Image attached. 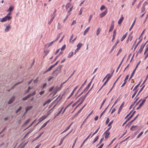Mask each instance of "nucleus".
Masks as SVG:
<instances>
[{"mask_svg":"<svg viewBox=\"0 0 148 148\" xmlns=\"http://www.w3.org/2000/svg\"><path fill=\"white\" fill-rule=\"evenodd\" d=\"M132 32L131 33L129 36L127 40V41L128 40H130V41H131L132 40L133 37V36L132 35Z\"/></svg>","mask_w":148,"mask_h":148,"instance_id":"c85d7f7f","label":"nucleus"},{"mask_svg":"<svg viewBox=\"0 0 148 148\" xmlns=\"http://www.w3.org/2000/svg\"><path fill=\"white\" fill-rule=\"evenodd\" d=\"M123 20V17L121 16V18L119 20L118 23L119 24H121Z\"/></svg>","mask_w":148,"mask_h":148,"instance_id":"a878e982","label":"nucleus"},{"mask_svg":"<svg viewBox=\"0 0 148 148\" xmlns=\"http://www.w3.org/2000/svg\"><path fill=\"white\" fill-rule=\"evenodd\" d=\"M100 32V30L99 29V28L97 30V32H96V34L97 36H98Z\"/></svg>","mask_w":148,"mask_h":148,"instance_id":"774afa93","label":"nucleus"},{"mask_svg":"<svg viewBox=\"0 0 148 148\" xmlns=\"http://www.w3.org/2000/svg\"><path fill=\"white\" fill-rule=\"evenodd\" d=\"M36 94V91H34L33 92L29 94L28 95V96L29 97V98L30 97L33 96L34 95Z\"/></svg>","mask_w":148,"mask_h":148,"instance_id":"c756f323","label":"nucleus"},{"mask_svg":"<svg viewBox=\"0 0 148 148\" xmlns=\"http://www.w3.org/2000/svg\"><path fill=\"white\" fill-rule=\"evenodd\" d=\"M49 122V120L47 121L46 122H45V123H44L42 125V126L40 128V130L41 129L43 128V127H45Z\"/></svg>","mask_w":148,"mask_h":148,"instance_id":"cd10ccee","label":"nucleus"},{"mask_svg":"<svg viewBox=\"0 0 148 148\" xmlns=\"http://www.w3.org/2000/svg\"><path fill=\"white\" fill-rule=\"evenodd\" d=\"M148 78V74H147V75L146 76V77H145V80H144V81H143V84H142V85H141L140 86H142V85H143V84H144L145 82L147 80V78Z\"/></svg>","mask_w":148,"mask_h":148,"instance_id":"6e6d98bb","label":"nucleus"},{"mask_svg":"<svg viewBox=\"0 0 148 148\" xmlns=\"http://www.w3.org/2000/svg\"><path fill=\"white\" fill-rule=\"evenodd\" d=\"M143 133V132H140L137 136V138H139L142 135Z\"/></svg>","mask_w":148,"mask_h":148,"instance_id":"0e129e2a","label":"nucleus"},{"mask_svg":"<svg viewBox=\"0 0 148 148\" xmlns=\"http://www.w3.org/2000/svg\"><path fill=\"white\" fill-rule=\"evenodd\" d=\"M99 136H97L94 139V140L92 142V143L94 144L95 143L98 139Z\"/></svg>","mask_w":148,"mask_h":148,"instance_id":"a19ab883","label":"nucleus"},{"mask_svg":"<svg viewBox=\"0 0 148 148\" xmlns=\"http://www.w3.org/2000/svg\"><path fill=\"white\" fill-rule=\"evenodd\" d=\"M78 86H76L74 89H73V91L71 92V94H70V95H69V97H68V99L69 98L71 97L72 96L74 92L76 90V89L78 87Z\"/></svg>","mask_w":148,"mask_h":148,"instance_id":"aec40b11","label":"nucleus"},{"mask_svg":"<svg viewBox=\"0 0 148 148\" xmlns=\"http://www.w3.org/2000/svg\"><path fill=\"white\" fill-rule=\"evenodd\" d=\"M23 80L22 81L20 82H18V83H16V84H15L13 85V86L11 88V89H13V88H14V86H15L17 85L18 84H19L21 83H22L23 82Z\"/></svg>","mask_w":148,"mask_h":148,"instance_id":"49530a36","label":"nucleus"},{"mask_svg":"<svg viewBox=\"0 0 148 148\" xmlns=\"http://www.w3.org/2000/svg\"><path fill=\"white\" fill-rule=\"evenodd\" d=\"M73 55V52L72 51L70 52L68 55V58H71Z\"/></svg>","mask_w":148,"mask_h":148,"instance_id":"2f4dec72","label":"nucleus"},{"mask_svg":"<svg viewBox=\"0 0 148 148\" xmlns=\"http://www.w3.org/2000/svg\"><path fill=\"white\" fill-rule=\"evenodd\" d=\"M142 39V38L137 43V44L136 45L135 47L134 48V50H135L136 48L138 46L139 44L141 42Z\"/></svg>","mask_w":148,"mask_h":148,"instance_id":"473e14b6","label":"nucleus"},{"mask_svg":"<svg viewBox=\"0 0 148 148\" xmlns=\"http://www.w3.org/2000/svg\"><path fill=\"white\" fill-rule=\"evenodd\" d=\"M72 124H73V123H71L69 125V126L66 128V129L64 131H63L61 133V134H62L63 133H64L66 132L68 130L70 129V127H71V126L72 125Z\"/></svg>","mask_w":148,"mask_h":148,"instance_id":"a211bd4d","label":"nucleus"},{"mask_svg":"<svg viewBox=\"0 0 148 148\" xmlns=\"http://www.w3.org/2000/svg\"><path fill=\"white\" fill-rule=\"evenodd\" d=\"M99 128L95 132L92 134V135L91 136V137H92L94 135H95L96 133H97Z\"/></svg>","mask_w":148,"mask_h":148,"instance_id":"8fccbe9b","label":"nucleus"},{"mask_svg":"<svg viewBox=\"0 0 148 148\" xmlns=\"http://www.w3.org/2000/svg\"><path fill=\"white\" fill-rule=\"evenodd\" d=\"M119 40H118L117 41L115 42L112 48L110 50V51L109 52V53L110 54L113 51L114 49L115 48L116 45L118 44L119 43Z\"/></svg>","mask_w":148,"mask_h":148,"instance_id":"0eeeda50","label":"nucleus"},{"mask_svg":"<svg viewBox=\"0 0 148 148\" xmlns=\"http://www.w3.org/2000/svg\"><path fill=\"white\" fill-rule=\"evenodd\" d=\"M108 106H109V105L104 110L101 114H100V118L103 115V114L105 112L106 110L108 108Z\"/></svg>","mask_w":148,"mask_h":148,"instance_id":"58836bf2","label":"nucleus"},{"mask_svg":"<svg viewBox=\"0 0 148 148\" xmlns=\"http://www.w3.org/2000/svg\"><path fill=\"white\" fill-rule=\"evenodd\" d=\"M22 109V107L20 106L18 108L17 110L15 111L16 113H17L18 112H19Z\"/></svg>","mask_w":148,"mask_h":148,"instance_id":"864d4df0","label":"nucleus"},{"mask_svg":"<svg viewBox=\"0 0 148 148\" xmlns=\"http://www.w3.org/2000/svg\"><path fill=\"white\" fill-rule=\"evenodd\" d=\"M32 107L33 106H27L25 108V109L26 110L28 111L31 110L32 108Z\"/></svg>","mask_w":148,"mask_h":148,"instance_id":"7c9ffc66","label":"nucleus"},{"mask_svg":"<svg viewBox=\"0 0 148 148\" xmlns=\"http://www.w3.org/2000/svg\"><path fill=\"white\" fill-rule=\"evenodd\" d=\"M63 107H62V108L61 109V110L58 112L57 113V114L55 116V117L58 116L60 114V113L62 111V110H63Z\"/></svg>","mask_w":148,"mask_h":148,"instance_id":"c03bdc74","label":"nucleus"},{"mask_svg":"<svg viewBox=\"0 0 148 148\" xmlns=\"http://www.w3.org/2000/svg\"><path fill=\"white\" fill-rule=\"evenodd\" d=\"M31 119H27L26 121L24 123V125H26L28 123H29Z\"/></svg>","mask_w":148,"mask_h":148,"instance_id":"5fc2aeb1","label":"nucleus"},{"mask_svg":"<svg viewBox=\"0 0 148 148\" xmlns=\"http://www.w3.org/2000/svg\"><path fill=\"white\" fill-rule=\"evenodd\" d=\"M138 92V90H136L133 94L132 96V98H133L135 96Z\"/></svg>","mask_w":148,"mask_h":148,"instance_id":"052dcab7","label":"nucleus"},{"mask_svg":"<svg viewBox=\"0 0 148 148\" xmlns=\"http://www.w3.org/2000/svg\"><path fill=\"white\" fill-rule=\"evenodd\" d=\"M62 97H60V95H59L58 96V97L56 98V99L55 100L53 101V103H55L57 102L56 104L53 106V108L62 99Z\"/></svg>","mask_w":148,"mask_h":148,"instance_id":"39448f33","label":"nucleus"},{"mask_svg":"<svg viewBox=\"0 0 148 148\" xmlns=\"http://www.w3.org/2000/svg\"><path fill=\"white\" fill-rule=\"evenodd\" d=\"M10 28V27L9 25H7L5 29V32H7L9 31V29Z\"/></svg>","mask_w":148,"mask_h":148,"instance_id":"b1692460","label":"nucleus"},{"mask_svg":"<svg viewBox=\"0 0 148 148\" xmlns=\"http://www.w3.org/2000/svg\"><path fill=\"white\" fill-rule=\"evenodd\" d=\"M87 81V79H86L84 82V83L82 84V85L81 86L80 88V89H81L85 85V84L86 83Z\"/></svg>","mask_w":148,"mask_h":148,"instance_id":"09e8293b","label":"nucleus"},{"mask_svg":"<svg viewBox=\"0 0 148 148\" xmlns=\"http://www.w3.org/2000/svg\"><path fill=\"white\" fill-rule=\"evenodd\" d=\"M135 21H136V19H135L134 21V22H133V23H132V25H131V27H130V28L129 29V31H131V30L132 29V28L133 27V26L135 24Z\"/></svg>","mask_w":148,"mask_h":148,"instance_id":"37998d69","label":"nucleus"},{"mask_svg":"<svg viewBox=\"0 0 148 148\" xmlns=\"http://www.w3.org/2000/svg\"><path fill=\"white\" fill-rule=\"evenodd\" d=\"M61 34L62 32L60 33L57 36L56 39L55 40H55V42L56 41L60 38Z\"/></svg>","mask_w":148,"mask_h":148,"instance_id":"603ef678","label":"nucleus"},{"mask_svg":"<svg viewBox=\"0 0 148 148\" xmlns=\"http://www.w3.org/2000/svg\"><path fill=\"white\" fill-rule=\"evenodd\" d=\"M12 18V17L6 15L2 18H0V21L3 22L6 21L7 20L9 21Z\"/></svg>","mask_w":148,"mask_h":148,"instance_id":"f03ea898","label":"nucleus"},{"mask_svg":"<svg viewBox=\"0 0 148 148\" xmlns=\"http://www.w3.org/2000/svg\"><path fill=\"white\" fill-rule=\"evenodd\" d=\"M104 134H105V138H107L108 137L109 135H110V132H104Z\"/></svg>","mask_w":148,"mask_h":148,"instance_id":"4be33fe9","label":"nucleus"},{"mask_svg":"<svg viewBox=\"0 0 148 148\" xmlns=\"http://www.w3.org/2000/svg\"><path fill=\"white\" fill-rule=\"evenodd\" d=\"M89 92H88V91L84 95H83L82 97L83 98V99H85L86 97L87 96V95L88 94V93Z\"/></svg>","mask_w":148,"mask_h":148,"instance_id":"bf43d9fd","label":"nucleus"},{"mask_svg":"<svg viewBox=\"0 0 148 148\" xmlns=\"http://www.w3.org/2000/svg\"><path fill=\"white\" fill-rule=\"evenodd\" d=\"M113 72H114V71H113V72L111 74H110L109 73L106 75V76H107V77H108L107 78V79L105 81V82L103 84V85H106V83L109 81V79L111 77H112V76L113 74Z\"/></svg>","mask_w":148,"mask_h":148,"instance_id":"7ed1b4c3","label":"nucleus"},{"mask_svg":"<svg viewBox=\"0 0 148 148\" xmlns=\"http://www.w3.org/2000/svg\"><path fill=\"white\" fill-rule=\"evenodd\" d=\"M116 34V29H114L113 31V33L112 35V41L113 42V40L115 39V37Z\"/></svg>","mask_w":148,"mask_h":148,"instance_id":"dca6fc26","label":"nucleus"},{"mask_svg":"<svg viewBox=\"0 0 148 148\" xmlns=\"http://www.w3.org/2000/svg\"><path fill=\"white\" fill-rule=\"evenodd\" d=\"M94 77L92 78V79L91 81L90 82V83L88 84V85L86 86V88L84 90V91H85V92H86L88 89L89 88L90 86L91 83L92 82V80L94 79Z\"/></svg>","mask_w":148,"mask_h":148,"instance_id":"1a4fd4ad","label":"nucleus"},{"mask_svg":"<svg viewBox=\"0 0 148 148\" xmlns=\"http://www.w3.org/2000/svg\"><path fill=\"white\" fill-rule=\"evenodd\" d=\"M71 104V103L69 104L62 111V114H63L64 113V112L67 109V108H68L69 106H70Z\"/></svg>","mask_w":148,"mask_h":148,"instance_id":"f704fd0d","label":"nucleus"},{"mask_svg":"<svg viewBox=\"0 0 148 148\" xmlns=\"http://www.w3.org/2000/svg\"><path fill=\"white\" fill-rule=\"evenodd\" d=\"M84 100V99H82V100H81V102L77 105V106H79L80 105H81L83 102Z\"/></svg>","mask_w":148,"mask_h":148,"instance_id":"338daca9","label":"nucleus"},{"mask_svg":"<svg viewBox=\"0 0 148 148\" xmlns=\"http://www.w3.org/2000/svg\"><path fill=\"white\" fill-rule=\"evenodd\" d=\"M62 67V65H60L58 66L57 68L53 72V75L55 77H56L58 74V73L60 72L61 69Z\"/></svg>","mask_w":148,"mask_h":148,"instance_id":"f257e3e1","label":"nucleus"},{"mask_svg":"<svg viewBox=\"0 0 148 148\" xmlns=\"http://www.w3.org/2000/svg\"><path fill=\"white\" fill-rule=\"evenodd\" d=\"M70 14H71L70 13H69L68 15H67V16H66V17L63 20V22H64V23H65V22L66 21L67 19L68 16L70 15Z\"/></svg>","mask_w":148,"mask_h":148,"instance_id":"4d7b16f0","label":"nucleus"},{"mask_svg":"<svg viewBox=\"0 0 148 148\" xmlns=\"http://www.w3.org/2000/svg\"><path fill=\"white\" fill-rule=\"evenodd\" d=\"M55 42V40H53L52 42L50 43H47L45 45V46L47 48L49 47L52 44Z\"/></svg>","mask_w":148,"mask_h":148,"instance_id":"4468645a","label":"nucleus"},{"mask_svg":"<svg viewBox=\"0 0 148 148\" xmlns=\"http://www.w3.org/2000/svg\"><path fill=\"white\" fill-rule=\"evenodd\" d=\"M62 85H60L59 87L56 86L55 88L58 91L61 89V88H62Z\"/></svg>","mask_w":148,"mask_h":148,"instance_id":"de8ad7c7","label":"nucleus"},{"mask_svg":"<svg viewBox=\"0 0 148 148\" xmlns=\"http://www.w3.org/2000/svg\"><path fill=\"white\" fill-rule=\"evenodd\" d=\"M48 114H47V115L45 116H42V117H40L39 119V122L38 123H37L36 125H37L39 123L41 122L44 119H45V118H46V117H47V116H48Z\"/></svg>","mask_w":148,"mask_h":148,"instance_id":"9d476101","label":"nucleus"},{"mask_svg":"<svg viewBox=\"0 0 148 148\" xmlns=\"http://www.w3.org/2000/svg\"><path fill=\"white\" fill-rule=\"evenodd\" d=\"M129 76L128 75H127L126 76V77H125V79L124 80V82L123 83V84L121 86V87H122L127 82L126 80L128 79V78L129 77Z\"/></svg>","mask_w":148,"mask_h":148,"instance_id":"412c9836","label":"nucleus"},{"mask_svg":"<svg viewBox=\"0 0 148 148\" xmlns=\"http://www.w3.org/2000/svg\"><path fill=\"white\" fill-rule=\"evenodd\" d=\"M90 28V27H88L84 31L83 34L84 35H85L88 32Z\"/></svg>","mask_w":148,"mask_h":148,"instance_id":"bb28decb","label":"nucleus"},{"mask_svg":"<svg viewBox=\"0 0 148 148\" xmlns=\"http://www.w3.org/2000/svg\"><path fill=\"white\" fill-rule=\"evenodd\" d=\"M34 130L33 129H31L30 130L25 136L24 137H26L28 134L32 132Z\"/></svg>","mask_w":148,"mask_h":148,"instance_id":"79ce46f5","label":"nucleus"},{"mask_svg":"<svg viewBox=\"0 0 148 148\" xmlns=\"http://www.w3.org/2000/svg\"><path fill=\"white\" fill-rule=\"evenodd\" d=\"M140 61L137 63V64H136V66L135 68L134 69L132 73L131 74V76H130V79H131L132 78V77H133L134 74L135 73V71L136 69L137 68L138 65L139 64H140Z\"/></svg>","mask_w":148,"mask_h":148,"instance_id":"20e7f679","label":"nucleus"},{"mask_svg":"<svg viewBox=\"0 0 148 148\" xmlns=\"http://www.w3.org/2000/svg\"><path fill=\"white\" fill-rule=\"evenodd\" d=\"M106 99H105L103 100V101L102 102L100 108H99L100 109H101L103 107V105H104V103L106 101Z\"/></svg>","mask_w":148,"mask_h":148,"instance_id":"4c0bfd02","label":"nucleus"},{"mask_svg":"<svg viewBox=\"0 0 148 148\" xmlns=\"http://www.w3.org/2000/svg\"><path fill=\"white\" fill-rule=\"evenodd\" d=\"M13 8L12 6H10V7L8 10H7V11H9L10 12H11L13 10Z\"/></svg>","mask_w":148,"mask_h":148,"instance_id":"680f3d73","label":"nucleus"},{"mask_svg":"<svg viewBox=\"0 0 148 148\" xmlns=\"http://www.w3.org/2000/svg\"><path fill=\"white\" fill-rule=\"evenodd\" d=\"M82 45V44L81 43H78L77 46V49H80Z\"/></svg>","mask_w":148,"mask_h":148,"instance_id":"ea45409f","label":"nucleus"},{"mask_svg":"<svg viewBox=\"0 0 148 148\" xmlns=\"http://www.w3.org/2000/svg\"><path fill=\"white\" fill-rule=\"evenodd\" d=\"M92 133H90L88 136H87V137L84 140V141L83 142L82 144L81 145L80 147V148H81L83 145L84 144L85 142L89 138V137H90L91 134Z\"/></svg>","mask_w":148,"mask_h":148,"instance_id":"6ab92c4d","label":"nucleus"},{"mask_svg":"<svg viewBox=\"0 0 148 148\" xmlns=\"http://www.w3.org/2000/svg\"><path fill=\"white\" fill-rule=\"evenodd\" d=\"M15 97L14 96L12 97L9 100L8 103L9 104L12 103L14 100Z\"/></svg>","mask_w":148,"mask_h":148,"instance_id":"ddd939ff","label":"nucleus"},{"mask_svg":"<svg viewBox=\"0 0 148 148\" xmlns=\"http://www.w3.org/2000/svg\"><path fill=\"white\" fill-rule=\"evenodd\" d=\"M58 91V90L55 88V90L53 91V92H52L53 94V95H55L57 93Z\"/></svg>","mask_w":148,"mask_h":148,"instance_id":"69168bd1","label":"nucleus"},{"mask_svg":"<svg viewBox=\"0 0 148 148\" xmlns=\"http://www.w3.org/2000/svg\"><path fill=\"white\" fill-rule=\"evenodd\" d=\"M123 103L122 104H121V105L119 107V109L118 114H119L121 110L122 109V107L123 106Z\"/></svg>","mask_w":148,"mask_h":148,"instance_id":"393cba45","label":"nucleus"},{"mask_svg":"<svg viewBox=\"0 0 148 148\" xmlns=\"http://www.w3.org/2000/svg\"><path fill=\"white\" fill-rule=\"evenodd\" d=\"M139 127L137 125H133L130 128V130L132 131H134L138 129Z\"/></svg>","mask_w":148,"mask_h":148,"instance_id":"6e6552de","label":"nucleus"},{"mask_svg":"<svg viewBox=\"0 0 148 148\" xmlns=\"http://www.w3.org/2000/svg\"><path fill=\"white\" fill-rule=\"evenodd\" d=\"M145 85H144L142 87V88L140 89V90L138 92L137 94V95L136 96V97L138 96V95L143 90V88H144V87H145Z\"/></svg>","mask_w":148,"mask_h":148,"instance_id":"72a5a7b5","label":"nucleus"},{"mask_svg":"<svg viewBox=\"0 0 148 148\" xmlns=\"http://www.w3.org/2000/svg\"><path fill=\"white\" fill-rule=\"evenodd\" d=\"M136 111H134L130 116L123 123L122 126H123L127 122L129 121L134 116V114L136 112Z\"/></svg>","mask_w":148,"mask_h":148,"instance_id":"423d86ee","label":"nucleus"},{"mask_svg":"<svg viewBox=\"0 0 148 148\" xmlns=\"http://www.w3.org/2000/svg\"><path fill=\"white\" fill-rule=\"evenodd\" d=\"M66 47V45H64L62 46V47L60 49L61 51H62L64 50Z\"/></svg>","mask_w":148,"mask_h":148,"instance_id":"3c124183","label":"nucleus"},{"mask_svg":"<svg viewBox=\"0 0 148 148\" xmlns=\"http://www.w3.org/2000/svg\"><path fill=\"white\" fill-rule=\"evenodd\" d=\"M145 10V8L144 7V5H143L142 7L141 8V12L143 13L144 12Z\"/></svg>","mask_w":148,"mask_h":148,"instance_id":"13d9d810","label":"nucleus"},{"mask_svg":"<svg viewBox=\"0 0 148 148\" xmlns=\"http://www.w3.org/2000/svg\"><path fill=\"white\" fill-rule=\"evenodd\" d=\"M144 47V45H143V44L141 46L140 48L138 51V53H141Z\"/></svg>","mask_w":148,"mask_h":148,"instance_id":"2eb2a0df","label":"nucleus"},{"mask_svg":"<svg viewBox=\"0 0 148 148\" xmlns=\"http://www.w3.org/2000/svg\"><path fill=\"white\" fill-rule=\"evenodd\" d=\"M145 102V99H143L142 102H140V103L139 104L137 108H136L137 110H138L143 105V103Z\"/></svg>","mask_w":148,"mask_h":148,"instance_id":"f8f14e48","label":"nucleus"},{"mask_svg":"<svg viewBox=\"0 0 148 148\" xmlns=\"http://www.w3.org/2000/svg\"><path fill=\"white\" fill-rule=\"evenodd\" d=\"M54 67L52 65L46 71L44 72V73H46L47 72L50 71Z\"/></svg>","mask_w":148,"mask_h":148,"instance_id":"5701e85b","label":"nucleus"},{"mask_svg":"<svg viewBox=\"0 0 148 148\" xmlns=\"http://www.w3.org/2000/svg\"><path fill=\"white\" fill-rule=\"evenodd\" d=\"M92 16L93 15L92 14H91L90 15L89 18L88 20V23H90L91 19L92 18Z\"/></svg>","mask_w":148,"mask_h":148,"instance_id":"e2e57ef3","label":"nucleus"},{"mask_svg":"<svg viewBox=\"0 0 148 148\" xmlns=\"http://www.w3.org/2000/svg\"><path fill=\"white\" fill-rule=\"evenodd\" d=\"M139 115V114H137V115L136 117H135V118L133 120L131 121L130 122H129L127 124V125H130L132 123H133L134 121H135L136 120V119L137 118V117Z\"/></svg>","mask_w":148,"mask_h":148,"instance_id":"f3484780","label":"nucleus"},{"mask_svg":"<svg viewBox=\"0 0 148 148\" xmlns=\"http://www.w3.org/2000/svg\"><path fill=\"white\" fill-rule=\"evenodd\" d=\"M107 10H106L104 12L101 13L100 14V17L102 18L104 17L107 13Z\"/></svg>","mask_w":148,"mask_h":148,"instance_id":"9b49d317","label":"nucleus"},{"mask_svg":"<svg viewBox=\"0 0 148 148\" xmlns=\"http://www.w3.org/2000/svg\"><path fill=\"white\" fill-rule=\"evenodd\" d=\"M127 33H126V34H125L123 35V36L122 37V38L121 40V41H122L126 38L127 36Z\"/></svg>","mask_w":148,"mask_h":148,"instance_id":"c9c22d12","label":"nucleus"},{"mask_svg":"<svg viewBox=\"0 0 148 148\" xmlns=\"http://www.w3.org/2000/svg\"><path fill=\"white\" fill-rule=\"evenodd\" d=\"M29 97L27 95V96L24 97L22 99V100L23 101L27 100Z\"/></svg>","mask_w":148,"mask_h":148,"instance_id":"e433bc0d","label":"nucleus"},{"mask_svg":"<svg viewBox=\"0 0 148 148\" xmlns=\"http://www.w3.org/2000/svg\"><path fill=\"white\" fill-rule=\"evenodd\" d=\"M114 28V25H111L110 27V29L109 30V32L112 31Z\"/></svg>","mask_w":148,"mask_h":148,"instance_id":"a18cd8bd","label":"nucleus"}]
</instances>
